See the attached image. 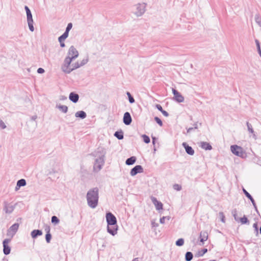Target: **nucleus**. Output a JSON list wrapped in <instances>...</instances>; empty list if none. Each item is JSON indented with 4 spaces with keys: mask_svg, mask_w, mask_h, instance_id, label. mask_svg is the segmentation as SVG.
<instances>
[{
    "mask_svg": "<svg viewBox=\"0 0 261 261\" xmlns=\"http://www.w3.org/2000/svg\"><path fill=\"white\" fill-rule=\"evenodd\" d=\"M79 52L73 46H71L65 58L62 69L63 71L70 73L72 71L84 65L88 61L87 59H79Z\"/></svg>",
    "mask_w": 261,
    "mask_h": 261,
    "instance_id": "f257e3e1",
    "label": "nucleus"
},
{
    "mask_svg": "<svg viewBox=\"0 0 261 261\" xmlns=\"http://www.w3.org/2000/svg\"><path fill=\"white\" fill-rule=\"evenodd\" d=\"M106 219L108 223V231L114 236L117 231L116 218L112 213H108L106 215Z\"/></svg>",
    "mask_w": 261,
    "mask_h": 261,
    "instance_id": "f03ea898",
    "label": "nucleus"
},
{
    "mask_svg": "<svg viewBox=\"0 0 261 261\" xmlns=\"http://www.w3.org/2000/svg\"><path fill=\"white\" fill-rule=\"evenodd\" d=\"M88 205L92 208L95 207L98 203V190L97 188H94L88 191L87 195Z\"/></svg>",
    "mask_w": 261,
    "mask_h": 261,
    "instance_id": "7ed1b4c3",
    "label": "nucleus"
},
{
    "mask_svg": "<svg viewBox=\"0 0 261 261\" xmlns=\"http://www.w3.org/2000/svg\"><path fill=\"white\" fill-rule=\"evenodd\" d=\"M231 152L238 156L243 158L245 156V152L242 147L237 145H232L230 147Z\"/></svg>",
    "mask_w": 261,
    "mask_h": 261,
    "instance_id": "20e7f679",
    "label": "nucleus"
},
{
    "mask_svg": "<svg viewBox=\"0 0 261 261\" xmlns=\"http://www.w3.org/2000/svg\"><path fill=\"white\" fill-rule=\"evenodd\" d=\"M10 242V239H5L3 241V247H4L3 251H4V253L6 255H8L10 253L11 249H10V247H9V246L8 245Z\"/></svg>",
    "mask_w": 261,
    "mask_h": 261,
    "instance_id": "39448f33",
    "label": "nucleus"
},
{
    "mask_svg": "<svg viewBox=\"0 0 261 261\" xmlns=\"http://www.w3.org/2000/svg\"><path fill=\"white\" fill-rule=\"evenodd\" d=\"M172 92L174 94V99L178 102H181L184 101V97L175 89H172Z\"/></svg>",
    "mask_w": 261,
    "mask_h": 261,
    "instance_id": "423d86ee",
    "label": "nucleus"
},
{
    "mask_svg": "<svg viewBox=\"0 0 261 261\" xmlns=\"http://www.w3.org/2000/svg\"><path fill=\"white\" fill-rule=\"evenodd\" d=\"M143 171V168L140 165H137L133 168L130 171V175L132 176H135L137 173H142Z\"/></svg>",
    "mask_w": 261,
    "mask_h": 261,
    "instance_id": "0eeeda50",
    "label": "nucleus"
},
{
    "mask_svg": "<svg viewBox=\"0 0 261 261\" xmlns=\"http://www.w3.org/2000/svg\"><path fill=\"white\" fill-rule=\"evenodd\" d=\"M151 200L157 210L160 211L163 210V205L162 202L159 201L155 197H151Z\"/></svg>",
    "mask_w": 261,
    "mask_h": 261,
    "instance_id": "6e6552de",
    "label": "nucleus"
},
{
    "mask_svg": "<svg viewBox=\"0 0 261 261\" xmlns=\"http://www.w3.org/2000/svg\"><path fill=\"white\" fill-rule=\"evenodd\" d=\"M132 121V117L128 112H125L123 116V122L126 125H129Z\"/></svg>",
    "mask_w": 261,
    "mask_h": 261,
    "instance_id": "1a4fd4ad",
    "label": "nucleus"
},
{
    "mask_svg": "<svg viewBox=\"0 0 261 261\" xmlns=\"http://www.w3.org/2000/svg\"><path fill=\"white\" fill-rule=\"evenodd\" d=\"M183 146L185 147L186 152L190 155H193L194 153V149L189 146L186 143L184 142L182 143Z\"/></svg>",
    "mask_w": 261,
    "mask_h": 261,
    "instance_id": "9d476101",
    "label": "nucleus"
},
{
    "mask_svg": "<svg viewBox=\"0 0 261 261\" xmlns=\"http://www.w3.org/2000/svg\"><path fill=\"white\" fill-rule=\"evenodd\" d=\"M208 232L206 231H202L200 233V242L203 243L206 241L208 239Z\"/></svg>",
    "mask_w": 261,
    "mask_h": 261,
    "instance_id": "9b49d317",
    "label": "nucleus"
},
{
    "mask_svg": "<svg viewBox=\"0 0 261 261\" xmlns=\"http://www.w3.org/2000/svg\"><path fill=\"white\" fill-rule=\"evenodd\" d=\"M68 35L67 33H64L62 36L59 37L58 40L60 43V46L62 47H65L64 41L67 38Z\"/></svg>",
    "mask_w": 261,
    "mask_h": 261,
    "instance_id": "f8f14e48",
    "label": "nucleus"
},
{
    "mask_svg": "<svg viewBox=\"0 0 261 261\" xmlns=\"http://www.w3.org/2000/svg\"><path fill=\"white\" fill-rule=\"evenodd\" d=\"M79 98V96L77 94L72 92L69 95L70 100L73 101V102H76L78 101Z\"/></svg>",
    "mask_w": 261,
    "mask_h": 261,
    "instance_id": "ddd939ff",
    "label": "nucleus"
},
{
    "mask_svg": "<svg viewBox=\"0 0 261 261\" xmlns=\"http://www.w3.org/2000/svg\"><path fill=\"white\" fill-rule=\"evenodd\" d=\"M26 185L25 180L24 179L19 180L17 182V185L15 188L16 190H18L20 187L24 186Z\"/></svg>",
    "mask_w": 261,
    "mask_h": 261,
    "instance_id": "4468645a",
    "label": "nucleus"
},
{
    "mask_svg": "<svg viewBox=\"0 0 261 261\" xmlns=\"http://www.w3.org/2000/svg\"><path fill=\"white\" fill-rule=\"evenodd\" d=\"M136 161V158L135 156H132L130 158H128L126 161V164L128 165H130L134 164Z\"/></svg>",
    "mask_w": 261,
    "mask_h": 261,
    "instance_id": "2eb2a0df",
    "label": "nucleus"
},
{
    "mask_svg": "<svg viewBox=\"0 0 261 261\" xmlns=\"http://www.w3.org/2000/svg\"><path fill=\"white\" fill-rule=\"evenodd\" d=\"M25 9L26 12H27L28 21V20L29 21L32 20H33L32 15V14H31V12L30 9H29V8L27 6L25 7Z\"/></svg>",
    "mask_w": 261,
    "mask_h": 261,
    "instance_id": "dca6fc26",
    "label": "nucleus"
},
{
    "mask_svg": "<svg viewBox=\"0 0 261 261\" xmlns=\"http://www.w3.org/2000/svg\"><path fill=\"white\" fill-rule=\"evenodd\" d=\"M42 234L41 231L39 230H34L31 232V236L33 238H35L38 236H41Z\"/></svg>",
    "mask_w": 261,
    "mask_h": 261,
    "instance_id": "f3484780",
    "label": "nucleus"
},
{
    "mask_svg": "<svg viewBox=\"0 0 261 261\" xmlns=\"http://www.w3.org/2000/svg\"><path fill=\"white\" fill-rule=\"evenodd\" d=\"M201 147L205 150H211L212 149L211 145L207 142L201 143Z\"/></svg>",
    "mask_w": 261,
    "mask_h": 261,
    "instance_id": "a211bd4d",
    "label": "nucleus"
},
{
    "mask_svg": "<svg viewBox=\"0 0 261 261\" xmlns=\"http://www.w3.org/2000/svg\"><path fill=\"white\" fill-rule=\"evenodd\" d=\"M75 116L83 119L86 117V114L84 111H79L75 113Z\"/></svg>",
    "mask_w": 261,
    "mask_h": 261,
    "instance_id": "6ab92c4d",
    "label": "nucleus"
},
{
    "mask_svg": "<svg viewBox=\"0 0 261 261\" xmlns=\"http://www.w3.org/2000/svg\"><path fill=\"white\" fill-rule=\"evenodd\" d=\"M14 207L10 204L6 205L5 206V212L7 213H11L13 212Z\"/></svg>",
    "mask_w": 261,
    "mask_h": 261,
    "instance_id": "aec40b11",
    "label": "nucleus"
},
{
    "mask_svg": "<svg viewBox=\"0 0 261 261\" xmlns=\"http://www.w3.org/2000/svg\"><path fill=\"white\" fill-rule=\"evenodd\" d=\"M114 136L119 140L123 138V135L122 131L115 132Z\"/></svg>",
    "mask_w": 261,
    "mask_h": 261,
    "instance_id": "412c9836",
    "label": "nucleus"
},
{
    "mask_svg": "<svg viewBox=\"0 0 261 261\" xmlns=\"http://www.w3.org/2000/svg\"><path fill=\"white\" fill-rule=\"evenodd\" d=\"M19 227V224L18 223H15L11 226L10 228V230L13 232H16Z\"/></svg>",
    "mask_w": 261,
    "mask_h": 261,
    "instance_id": "4be33fe9",
    "label": "nucleus"
},
{
    "mask_svg": "<svg viewBox=\"0 0 261 261\" xmlns=\"http://www.w3.org/2000/svg\"><path fill=\"white\" fill-rule=\"evenodd\" d=\"M193 258V254L190 252H188L186 254V259L187 261H190Z\"/></svg>",
    "mask_w": 261,
    "mask_h": 261,
    "instance_id": "5701e85b",
    "label": "nucleus"
},
{
    "mask_svg": "<svg viewBox=\"0 0 261 261\" xmlns=\"http://www.w3.org/2000/svg\"><path fill=\"white\" fill-rule=\"evenodd\" d=\"M207 251V249H203L201 250H199L197 252V255L198 256H203L205 253H206Z\"/></svg>",
    "mask_w": 261,
    "mask_h": 261,
    "instance_id": "b1692460",
    "label": "nucleus"
},
{
    "mask_svg": "<svg viewBox=\"0 0 261 261\" xmlns=\"http://www.w3.org/2000/svg\"><path fill=\"white\" fill-rule=\"evenodd\" d=\"M142 138L145 143H148L150 142V138L147 135H142Z\"/></svg>",
    "mask_w": 261,
    "mask_h": 261,
    "instance_id": "393cba45",
    "label": "nucleus"
},
{
    "mask_svg": "<svg viewBox=\"0 0 261 261\" xmlns=\"http://www.w3.org/2000/svg\"><path fill=\"white\" fill-rule=\"evenodd\" d=\"M184 241L182 239H179L176 242V245L178 246L183 245Z\"/></svg>",
    "mask_w": 261,
    "mask_h": 261,
    "instance_id": "a878e982",
    "label": "nucleus"
},
{
    "mask_svg": "<svg viewBox=\"0 0 261 261\" xmlns=\"http://www.w3.org/2000/svg\"><path fill=\"white\" fill-rule=\"evenodd\" d=\"M28 25H29V29L30 30L33 32L34 31V27L33 25V20H31V21H28Z\"/></svg>",
    "mask_w": 261,
    "mask_h": 261,
    "instance_id": "bb28decb",
    "label": "nucleus"
},
{
    "mask_svg": "<svg viewBox=\"0 0 261 261\" xmlns=\"http://www.w3.org/2000/svg\"><path fill=\"white\" fill-rule=\"evenodd\" d=\"M51 222L53 223L57 224L59 223V220L56 216H53L51 218Z\"/></svg>",
    "mask_w": 261,
    "mask_h": 261,
    "instance_id": "cd10ccee",
    "label": "nucleus"
},
{
    "mask_svg": "<svg viewBox=\"0 0 261 261\" xmlns=\"http://www.w3.org/2000/svg\"><path fill=\"white\" fill-rule=\"evenodd\" d=\"M72 27V23H68L65 33H67V34L68 35L69 31L71 29Z\"/></svg>",
    "mask_w": 261,
    "mask_h": 261,
    "instance_id": "c85d7f7f",
    "label": "nucleus"
},
{
    "mask_svg": "<svg viewBox=\"0 0 261 261\" xmlns=\"http://www.w3.org/2000/svg\"><path fill=\"white\" fill-rule=\"evenodd\" d=\"M240 221L242 223V224H245V223H247L248 219L246 217H245L244 216L243 217H242L240 219Z\"/></svg>",
    "mask_w": 261,
    "mask_h": 261,
    "instance_id": "c756f323",
    "label": "nucleus"
},
{
    "mask_svg": "<svg viewBox=\"0 0 261 261\" xmlns=\"http://www.w3.org/2000/svg\"><path fill=\"white\" fill-rule=\"evenodd\" d=\"M127 95H128V98H129V101L130 103H133L135 101V100L134 99V98L131 96V94H130L129 92H127Z\"/></svg>",
    "mask_w": 261,
    "mask_h": 261,
    "instance_id": "7c9ffc66",
    "label": "nucleus"
},
{
    "mask_svg": "<svg viewBox=\"0 0 261 261\" xmlns=\"http://www.w3.org/2000/svg\"><path fill=\"white\" fill-rule=\"evenodd\" d=\"M51 238V234H50V233H47L46 234L45 239H46V242H47V243H49V242H50V241Z\"/></svg>",
    "mask_w": 261,
    "mask_h": 261,
    "instance_id": "2f4dec72",
    "label": "nucleus"
},
{
    "mask_svg": "<svg viewBox=\"0 0 261 261\" xmlns=\"http://www.w3.org/2000/svg\"><path fill=\"white\" fill-rule=\"evenodd\" d=\"M154 119H155V121H156V122H157V123H158V124H159L161 126L163 125L162 121H161V120L159 118H158V117H155Z\"/></svg>",
    "mask_w": 261,
    "mask_h": 261,
    "instance_id": "473e14b6",
    "label": "nucleus"
},
{
    "mask_svg": "<svg viewBox=\"0 0 261 261\" xmlns=\"http://www.w3.org/2000/svg\"><path fill=\"white\" fill-rule=\"evenodd\" d=\"M173 188L175 190H177V191H179L181 190V187L180 185H177V184H175L173 186Z\"/></svg>",
    "mask_w": 261,
    "mask_h": 261,
    "instance_id": "72a5a7b5",
    "label": "nucleus"
},
{
    "mask_svg": "<svg viewBox=\"0 0 261 261\" xmlns=\"http://www.w3.org/2000/svg\"><path fill=\"white\" fill-rule=\"evenodd\" d=\"M219 215L220 216V218H221V221L223 222H225V216L223 214V213L222 212H220L219 213Z\"/></svg>",
    "mask_w": 261,
    "mask_h": 261,
    "instance_id": "f704fd0d",
    "label": "nucleus"
},
{
    "mask_svg": "<svg viewBox=\"0 0 261 261\" xmlns=\"http://www.w3.org/2000/svg\"><path fill=\"white\" fill-rule=\"evenodd\" d=\"M243 191L247 197H248V198L250 197L251 198L250 194L245 189H243Z\"/></svg>",
    "mask_w": 261,
    "mask_h": 261,
    "instance_id": "c9c22d12",
    "label": "nucleus"
},
{
    "mask_svg": "<svg viewBox=\"0 0 261 261\" xmlns=\"http://www.w3.org/2000/svg\"><path fill=\"white\" fill-rule=\"evenodd\" d=\"M156 108L161 112H162L163 110L162 106L160 105H156Z\"/></svg>",
    "mask_w": 261,
    "mask_h": 261,
    "instance_id": "e433bc0d",
    "label": "nucleus"
},
{
    "mask_svg": "<svg viewBox=\"0 0 261 261\" xmlns=\"http://www.w3.org/2000/svg\"><path fill=\"white\" fill-rule=\"evenodd\" d=\"M37 72L39 73H42L44 72V70L42 68H39L37 70Z\"/></svg>",
    "mask_w": 261,
    "mask_h": 261,
    "instance_id": "4c0bfd02",
    "label": "nucleus"
},
{
    "mask_svg": "<svg viewBox=\"0 0 261 261\" xmlns=\"http://www.w3.org/2000/svg\"><path fill=\"white\" fill-rule=\"evenodd\" d=\"M0 126L2 127L3 128H4L6 127V126L4 124V123L0 119Z\"/></svg>",
    "mask_w": 261,
    "mask_h": 261,
    "instance_id": "58836bf2",
    "label": "nucleus"
},
{
    "mask_svg": "<svg viewBox=\"0 0 261 261\" xmlns=\"http://www.w3.org/2000/svg\"><path fill=\"white\" fill-rule=\"evenodd\" d=\"M161 112L165 116L167 117L168 116V113L166 111L163 110Z\"/></svg>",
    "mask_w": 261,
    "mask_h": 261,
    "instance_id": "ea45409f",
    "label": "nucleus"
},
{
    "mask_svg": "<svg viewBox=\"0 0 261 261\" xmlns=\"http://www.w3.org/2000/svg\"><path fill=\"white\" fill-rule=\"evenodd\" d=\"M62 108L63 109V111L66 112L67 110V107H62Z\"/></svg>",
    "mask_w": 261,
    "mask_h": 261,
    "instance_id": "a19ab883",
    "label": "nucleus"
},
{
    "mask_svg": "<svg viewBox=\"0 0 261 261\" xmlns=\"http://www.w3.org/2000/svg\"><path fill=\"white\" fill-rule=\"evenodd\" d=\"M249 199L251 201V202L253 204H254V200L251 196V198L250 197V198H249Z\"/></svg>",
    "mask_w": 261,
    "mask_h": 261,
    "instance_id": "79ce46f5",
    "label": "nucleus"
},
{
    "mask_svg": "<svg viewBox=\"0 0 261 261\" xmlns=\"http://www.w3.org/2000/svg\"><path fill=\"white\" fill-rule=\"evenodd\" d=\"M249 199L251 201V202L253 204H254V200L251 196V198L250 197V198H249Z\"/></svg>",
    "mask_w": 261,
    "mask_h": 261,
    "instance_id": "37998d69",
    "label": "nucleus"
},
{
    "mask_svg": "<svg viewBox=\"0 0 261 261\" xmlns=\"http://www.w3.org/2000/svg\"><path fill=\"white\" fill-rule=\"evenodd\" d=\"M256 42L257 43V46H258V50L260 51V46H259V43H258V41L256 40Z\"/></svg>",
    "mask_w": 261,
    "mask_h": 261,
    "instance_id": "c03bdc74",
    "label": "nucleus"
},
{
    "mask_svg": "<svg viewBox=\"0 0 261 261\" xmlns=\"http://www.w3.org/2000/svg\"><path fill=\"white\" fill-rule=\"evenodd\" d=\"M256 42L257 43V46H258V50L260 51V46H259V43H258V41L256 40Z\"/></svg>",
    "mask_w": 261,
    "mask_h": 261,
    "instance_id": "a18cd8bd",
    "label": "nucleus"
},
{
    "mask_svg": "<svg viewBox=\"0 0 261 261\" xmlns=\"http://www.w3.org/2000/svg\"><path fill=\"white\" fill-rule=\"evenodd\" d=\"M133 261H139V260L138 258H136L134 259Z\"/></svg>",
    "mask_w": 261,
    "mask_h": 261,
    "instance_id": "49530a36",
    "label": "nucleus"
},
{
    "mask_svg": "<svg viewBox=\"0 0 261 261\" xmlns=\"http://www.w3.org/2000/svg\"><path fill=\"white\" fill-rule=\"evenodd\" d=\"M153 140H154V138H153ZM155 142V141L153 140V143H154Z\"/></svg>",
    "mask_w": 261,
    "mask_h": 261,
    "instance_id": "de8ad7c7",
    "label": "nucleus"
},
{
    "mask_svg": "<svg viewBox=\"0 0 261 261\" xmlns=\"http://www.w3.org/2000/svg\"><path fill=\"white\" fill-rule=\"evenodd\" d=\"M260 233H261V226H260Z\"/></svg>",
    "mask_w": 261,
    "mask_h": 261,
    "instance_id": "09e8293b",
    "label": "nucleus"
},
{
    "mask_svg": "<svg viewBox=\"0 0 261 261\" xmlns=\"http://www.w3.org/2000/svg\"><path fill=\"white\" fill-rule=\"evenodd\" d=\"M211 261H215V260H211Z\"/></svg>",
    "mask_w": 261,
    "mask_h": 261,
    "instance_id": "8fccbe9b",
    "label": "nucleus"
}]
</instances>
